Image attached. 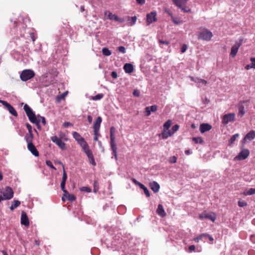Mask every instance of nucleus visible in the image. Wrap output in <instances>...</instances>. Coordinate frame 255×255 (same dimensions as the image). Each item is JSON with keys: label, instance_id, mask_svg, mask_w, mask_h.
<instances>
[{"label": "nucleus", "instance_id": "nucleus-1", "mask_svg": "<svg viewBox=\"0 0 255 255\" xmlns=\"http://www.w3.org/2000/svg\"><path fill=\"white\" fill-rule=\"evenodd\" d=\"M23 109L31 123L35 124L38 128H39V122L40 121L43 125H45L46 123L45 118L44 117L38 116L40 119L39 120H38L32 109L27 104H26L24 105Z\"/></svg>", "mask_w": 255, "mask_h": 255}, {"label": "nucleus", "instance_id": "nucleus-2", "mask_svg": "<svg viewBox=\"0 0 255 255\" xmlns=\"http://www.w3.org/2000/svg\"><path fill=\"white\" fill-rule=\"evenodd\" d=\"M115 128L112 127L110 128V139H111V146L113 151V153L115 156L116 159H117L116 143L115 142V135L114 132H115Z\"/></svg>", "mask_w": 255, "mask_h": 255}, {"label": "nucleus", "instance_id": "nucleus-3", "mask_svg": "<svg viewBox=\"0 0 255 255\" xmlns=\"http://www.w3.org/2000/svg\"><path fill=\"white\" fill-rule=\"evenodd\" d=\"M213 36L212 33L206 28H204L199 32L198 38L206 41H209Z\"/></svg>", "mask_w": 255, "mask_h": 255}, {"label": "nucleus", "instance_id": "nucleus-4", "mask_svg": "<svg viewBox=\"0 0 255 255\" xmlns=\"http://www.w3.org/2000/svg\"><path fill=\"white\" fill-rule=\"evenodd\" d=\"M4 200H10L13 197V191L9 186H6L3 189L0 190Z\"/></svg>", "mask_w": 255, "mask_h": 255}, {"label": "nucleus", "instance_id": "nucleus-5", "mask_svg": "<svg viewBox=\"0 0 255 255\" xmlns=\"http://www.w3.org/2000/svg\"><path fill=\"white\" fill-rule=\"evenodd\" d=\"M35 76V73L34 71L30 69H26L22 71L20 77L22 81H26Z\"/></svg>", "mask_w": 255, "mask_h": 255}, {"label": "nucleus", "instance_id": "nucleus-6", "mask_svg": "<svg viewBox=\"0 0 255 255\" xmlns=\"http://www.w3.org/2000/svg\"><path fill=\"white\" fill-rule=\"evenodd\" d=\"M243 39H240L239 41L236 42V43L232 47L230 55L232 57H235L240 48L243 43Z\"/></svg>", "mask_w": 255, "mask_h": 255}, {"label": "nucleus", "instance_id": "nucleus-7", "mask_svg": "<svg viewBox=\"0 0 255 255\" xmlns=\"http://www.w3.org/2000/svg\"><path fill=\"white\" fill-rule=\"evenodd\" d=\"M235 120V114L234 113H229L225 114L222 118V124H227L229 122H234Z\"/></svg>", "mask_w": 255, "mask_h": 255}, {"label": "nucleus", "instance_id": "nucleus-8", "mask_svg": "<svg viewBox=\"0 0 255 255\" xmlns=\"http://www.w3.org/2000/svg\"><path fill=\"white\" fill-rule=\"evenodd\" d=\"M0 103H1L4 106H5L6 109L8 110V112L13 116L17 117V113L15 110V109L9 103L7 102L0 100Z\"/></svg>", "mask_w": 255, "mask_h": 255}, {"label": "nucleus", "instance_id": "nucleus-9", "mask_svg": "<svg viewBox=\"0 0 255 255\" xmlns=\"http://www.w3.org/2000/svg\"><path fill=\"white\" fill-rule=\"evenodd\" d=\"M51 139L61 149L64 150L66 149L65 143L62 141L61 138H58L57 136H53L51 137Z\"/></svg>", "mask_w": 255, "mask_h": 255}, {"label": "nucleus", "instance_id": "nucleus-10", "mask_svg": "<svg viewBox=\"0 0 255 255\" xmlns=\"http://www.w3.org/2000/svg\"><path fill=\"white\" fill-rule=\"evenodd\" d=\"M249 154L250 151L248 149H244L235 157V159L239 160H244L249 156Z\"/></svg>", "mask_w": 255, "mask_h": 255}, {"label": "nucleus", "instance_id": "nucleus-11", "mask_svg": "<svg viewBox=\"0 0 255 255\" xmlns=\"http://www.w3.org/2000/svg\"><path fill=\"white\" fill-rule=\"evenodd\" d=\"M156 15L155 11H151L146 14V22L147 25H150L153 22L157 20Z\"/></svg>", "mask_w": 255, "mask_h": 255}, {"label": "nucleus", "instance_id": "nucleus-12", "mask_svg": "<svg viewBox=\"0 0 255 255\" xmlns=\"http://www.w3.org/2000/svg\"><path fill=\"white\" fill-rule=\"evenodd\" d=\"M105 14H108V18L110 20H115V21H119L121 23H123L125 21V20L123 18L119 17L116 14H113L112 12L109 11H106L105 12Z\"/></svg>", "mask_w": 255, "mask_h": 255}, {"label": "nucleus", "instance_id": "nucleus-13", "mask_svg": "<svg viewBox=\"0 0 255 255\" xmlns=\"http://www.w3.org/2000/svg\"><path fill=\"white\" fill-rule=\"evenodd\" d=\"M21 224L26 227H28L29 225V222L27 215L26 212L24 211H22L21 213Z\"/></svg>", "mask_w": 255, "mask_h": 255}, {"label": "nucleus", "instance_id": "nucleus-14", "mask_svg": "<svg viewBox=\"0 0 255 255\" xmlns=\"http://www.w3.org/2000/svg\"><path fill=\"white\" fill-rule=\"evenodd\" d=\"M199 217L200 219H209L211 221H212L213 222H214L216 220V216L214 214L212 215L211 214H208V213L201 214L199 215Z\"/></svg>", "mask_w": 255, "mask_h": 255}, {"label": "nucleus", "instance_id": "nucleus-15", "mask_svg": "<svg viewBox=\"0 0 255 255\" xmlns=\"http://www.w3.org/2000/svg\"><path fill=\"white\" fill-rule=\"evenodd\" d=\"M27 148L31 152V153L36 157L39 156V152L37 150L36 147L32 143H29L27 144Z\"/></svg>", "mask_w": 255, "mask_h": 255}, {"label": "nucleus", "instance_id": "nucleus-16", "mask_svg": "<svg viewBox=\"0 0 255 255\" xmlns=\"http://www.w3.org/2000/svg\"><path fill=\"white\" fill-rule=\"evenodd\" d=\"M212 128V126L207 123L202 124L200 126V131L201 133H204L206 131L210 130Z\"/></svg>", "mask_w": 255, "mask_h": 255}, {"label": "nucleus", "instance_id": "nucleus-17", "mask_svg": "<svg viewBox=\"0 0 255 255\" xmlns=\"http://www.w3.org/2000/svg\"><path fill=\"white\" fill-rule=\"evenodd\" d=\"M149 187L154 193L158 192L160 188L159 184L154 181L150 183Z\"/></svg>", "mask_w": 255, "mask_h": 255}, {"label": "nucleus", "instance_id": "nucleus-18", "mask_svg": "<svg viewBox=\"0 0 255 255\" xmlns=\"http://www.w3.org/2000/svg\"><path fill=\"white\" fill-rule=\"evenodd\" d=\"M255 138V131L253 130L250 131L244 138V141L252 140Z\"/></svg>", "mask_w": 255, "mask_h": 255}, {"label": "nucleus", "instance_id": "nucleus-19", "mask_svg": "<svg viewBox=\"0 0 255 255\" xmlns=\"http://www.w3.org/2000/svg\"><path fill=\"white\" fill-rule=\"evenodd\" d=\"M188 0H172L173 2L179 8L185 6Z\"/></svg>", "mask_w": 255, "mask_h": 255}, {"label": "nucleus", "instance_id": "nucleus-20", "mask_svg": "<svg viewBox=\"0 0 255 255\" xmlns=\"http://www.w3.org/2000/svg\"><path fill=\"white\" fill-rule=\"evenodd\" d=\"M102 121V118L101 117H98L94 124V130H99Z\"/></svg>", "mask_w": 255, "mask_h": 255}, {"label": "nucleus", "instance_id": "nucleus-21", "mask_svg": "<svg viewBox=\"0 0 255 255\" xmlns=\"http://www.w3.org/2000/svg\"><path fill=\"white\" fill-rule=\"evenodd\" d=\"M156 212L157 213L162 217H164L166 215V214L163 209V207L161 204H159L158 205Z\"/></svg>", "mask_w": 255, "mask_h": 255}, {"label": "nucleus", "instance_id": "nucleus-22", "mask_svg": "<svg viewBox=\"0 0 255 255\" xmlns=\"http://www.w3.org/2000/svg\"><path fill=\"white\" fill-rule=\"evenodd\" d=\"M124 69L127 73H131L133 72V67L130 63H126L124 65Z\"/></svg>", "mask_w": 255, "mask_h": 255}, {"label": "nucleus", "instance_id": "nucleus-23", "mask_svg": "<svg viewBox=\"0 0 255 255\" xmlns=\"http://www.w3.org/2000/svg\"><path fill=\"white\" fill-rule=\"evenodd\" d=\"M172 135L173 132H171L170 130L167 131L166 130H163L160 134V135L163 139H166L168 137L171 136Z\"/></svg>", "mask_w": 255, "mask_h": 255}, {"label": "nucleus", "instance_id": "nucleus-24", "mask_svg": "<svg viewBox=\"0 0 255 255\" xmlns=\"http://www.w3.org/2000/svg\"><path fill=\"white\" fill-rule=\"evenodd\" d=\"M72 135L73 137L77 141L78 143L84 139L79 133L76 131L73 132Z\"/></svg>", "mask_w": 255, "mask_h": 255}, {"label": "nucleus", "instance_id": "nucleus-25", "mask_svg": "<svg viewBox=\"0 0 255 255\" xmlns=\"http://www.w3.org/2000/svg\"><path fill=\"white\" fill-rule=\"evenodd\" d=\"M33 138V135L32 133H27L25 136V139L27 142V144L29 143H32V140Z\"/></svg>", "mask_w": 255, "mask_h": 255}, {"label": "nucleus", "instance_id": "nucleus-26", "mask_svg": "<svg viewBox=\"0 0 255 255\" xmlns=\"http://www.w3.org/2000/svg\"><path fill=\"white\" fill-rule=\"evenodd\" d=\"M20 205V202L18 200H14L12 205L9 208L11 211H13L14 209L18 207Z\"/></svg>", "mask_w": 255, "mask_h": 255}, {"label": "nucleus", "instance_id": "nucleus-27", "mask_svg": "<svg viewBox=\"0 0 255 255\" xmlns=\"http://www.w3.org/2000/svg\"><path fill=\"white\" fill-rule=\"evenodd\" d=\"M78 143L80 145V146H81V147L83 149V150H84L85 149H86L87 148L89 147L88 143L85 141V139H83L82 140H81V141H80Z\"/></svg>", "mask_w": 255, "mask_h": 255}, {"label": "nucleus", "instance_id": "nucleus-28", "mask_svg": "<svg viewBox=\"0 0 255 255\" xmlns=\"http://www.w3.org/2000/svg\"><path fill=\"white\" fill-rule=\"evenodd\" d=\"M136 19H137V17L136 16H134L132 17H130V16H128L127 17V20H128V21H129L130 25H132L134 24H135L136 21Z\"/></svg>", "mask_w": 255, "mask_h": 255}, {"label": "nucleus", "instance_id": "nucleus-29", "mask_svg": "<svg viewBox=\"0 0 255 255\" xmlns=\"http://www.w3.org/2000/svg\"><path fill=\"white\" fill-rule=\"evenodd\" d=\"M243 194L245 196L255 194V188H250L248 190L243 193Z\"/></svg>", "mask_w": 255, "mask_h": 255}, {"label": "nucleus", "instance_id": "nucleus-30", "mask_svg": "<svg viewBox=\"0 0 255 255\" xmlns=\"http://www.w3.org/2000/svg\"><path fill=\"white\" fill-rule=\"evenodd\" d=\"M172 122L170 120H167L163 125V130H168L171 127Z\"/></svg>", "mask_w": 255, "mask_h": 255}, {"label": "nucleus", "instance_id": "nucleus-31", "mask_svg": "<svg viewBox=\"0 0 255 255\" xmlns=\"http://www.w3.org/2000/svg\"><path fill=\"white\" fill-rule=\"evenodd\" d=\"M239 136V134L238 133H236L234 135H232L229 141V144L230 145L232 144H233Z\"/></svg>", "mask_w": 255, "mask_h": 255}, {"label": "nucleus", "instance_id": "nucleus-32", "mask_svg": "<svg viewBox=\"0 0 255 255\" xmlns=\"http://www.w3.org/2000/svg\"><path fill=\"white\" fill-rule=\"evenodd\" d=\"M102 53L105 56H110L112 54L111 51L106 47H104L102 49Z\"/></svg>", "mask_w": 255, "mask_h": 255}, {"label": "nucleus", "instance_id": "nucleus-33", "mask_svg": "<svg viewBox=\"0 0 255 255\" xmlns=\"http://www.w3.org/2000/svg\"><path fill=\"white\" fill-rule=\"evenodd\" d=\"M192 140L196 143H199L200 144H202L204 142L201 137H194L192 138Z\"/></svg>", "mask_w": 255, "mask_h": 255}, {"label": "nucleus", "instance_id": "nucleus-34", "mask_svg": "<svg viewBox=\"0 0 255 255\" xmlns=\"http://www.w3.org/2000/svg\"><path fill=\"white\" fill-rule=\"evenodd\" d=\"M239 115H240L241 117L244 116L245 114V111L244 106L241 105L239 108Z\"/></svg>", "mask_w": 255, "mask_h": 255}, {"label": "nucleus", "instance_id": "nucleus-35", "mask_svg": "<svg viewBox=\"0 0 255 255\" xmlns=\"http://www.w3.org/2000/svg\"><path fill=\"white\" fill-rule=\"evenodd\" d=\"M206 236V233L202 234L200 235H199L198 237L194 238L193 239V241H194L195 242H199L200 240H202V238L204 237H205Z\"/></svg>", "mask_w": 255, "mask_h": 255}, {"label": "nucleus", "instance_id": "nucleus-36", "mask_svg": "<svg viewBox=\"0 0 255 255\" xmlns=\"http://www.w3.org/2000/svg\"><path fill=\"white\" fill-rule=\"evenodd\" d=\"M248 203L246 201L243 200L242 199H240L238 201V206L240 207H244L247 206Z\"/></svg>", "mask_w": 255, "mask_h": 255}, {"label": "nucleus", "instance_id": "nucleus-37", "mask_svg": "<svg viewBox=\"0 0 255 255\" xmlns=\"http://www.w3.org/2000/svg\"><path fill=\"white\" fill-rule=\"evenodd\" d=\"M104 95L103 94H99L95 96L92 97L91 99L94 101L99 100L103 98Z\"/></svg>", "mask_w": 255, "mask_h": 255}, {"label": "nucleus", "instance_id": "nucleus-38", "mask_svg": "<svg viewBox=\"0 0 255 255\" xmlns=\"http://www.w3.org/2000/svg\"><path fill=\"white\" fill-rule=\"evenodd\" d=\"M85 153L87 155L88 158L89 157L93 155L92 151L90 149L89 147L83 150Z\"/></svg>", "mask_w": 255, "mask_h": 255}, {"label": "nucleus", "instance_id": "nucleus-39", "mask_svg": "<svg viewBox=\"0 0 255 255\" xmlns=\"http://www.w3.org/2000/svg\"><path fill=\"white\" fill-rule=\"evenodd\" d=\"M68 200L71 202H73L76 200V197L73 194H68V197L66 198Z\"/></svg>", "mask_w": 255, "mask_h": 255}, {"label": "nucleus", "instance_id": "nucleus-40", "mask_svg": "<svg viewBox=\"0 0 255 255\" xmlns=\"http://www.w3.org/2000/svg\"><path fill=\"white\" fill-rule=\"evenodd\" d=\"M94 140L97 141L98 139V137L100 136V133L99 132V130H94Z\"/></svg>", "mask_w": 255, "mask_h": 255}, {"label": "nucleus", "instance_id": "nucleus-41", "mask_svg": "<svg viewBox=\"0 0 255 255\" xmlns=\"http://www.w3.org/2000/svg\"><path fill=\"white\" fill-rule=\"evenodd\" d=\"M177 158L175 156H172L169 159V162L171 163H175L177 162Z\"/></svg>", "mask_w": 255, "mask_h": 255}, {"label": "nucleus", "instance_id": "nucleus-42", "mask_svg": "<svg viewBox=\"0 0 255 255\" xmlns=\"http://www.w3.org/2000/svg\"><path fill=\"white\" fill-rule=\"evenodd\" d=\"M251 68L255 69V64L252 62L251 64L247 65L245 67V69L248 70Z\"/></svg>", "mask_w": 255, "mask_h": 255}, {"label": "nucleus", "instance_id": "nucleus-43", "mask_svg": "<svg viewBox=\"0 0 255 255\" xmlns=\"http://www.w3.org/2000/svg\"><path fill=\"white\" fill-rule=\"evenodd\" d=\"M89 162L92 164L94 166H95L96 164V163L95 161V159H94V156L92 155L90 157H89Z\"/></svg>", "mask_w": 255, "mask_h": 255}, {"label": "nucleus", "instance_id": "nucleus-44", "mask_svg": "<svg viewBox=\"0 0 255 255\" xmlns=\"http://www.w3.org/2000/svg\"><path fill=\"white\" fill-rule=\"evenodd\" d=\"M80 190L82 191H84V192H88V193H90L92 191L91 189L88 187H82Z\"/></svg>", "mask_w": 255, "mask_h": 255}, {"label": "nucleus", "instance_id": "nucleus-45", "mask_svg": "<svg viewBox=\"0 0 255 255\" xmlns=\"http://www.w3.org/2000/svg\"><path fill=\"white\" fill-rule=\"evenodd\" d=\"M46 165L47 166L50 167L51 168L53 169L54 170L56 169V168L52 164V162L51 161H50V160H46Z\"/></svg>", "mask_w": 255, "mask_h": 255}, {"label": "nucleus", "instance_id": "nucleus-46", "mask_svg": "<svg viewBox=\"0 0 255 255\" xmlns=\"http://www.w3.org/2000/svg\"><path fill=\"white\" fill-rule=\"evenodd\" d=\"M147 107L152 112H155L157 110V106L156 105H153Z\"/></svg>", "mask_w": 255, "mask_h": 255}, {"label": "nucleus", "instance_id": "nucleus-47", "mask_svg": "<svg viewBox=\"0 0 255 255\" xmlns=\"http://www.w3.org/2000/svg\"><path fill=\"white\" fill-rule=\"evenodd\" d=\"M67 179V175L65 172L64 168L63 167V173L62 179L61 181L66 182Z\"/></svg>", "mask_w": 255, "mask_h": 255}, {"label": "nucleus", "instance_id": "nucleus-48", "mask_svg": "<svg viewBox=\"0 0 255 255\" xmlns=\"http://www.w3.org/2000/svg\"><path fill=\"white\" fill-rule=\"evenodd\" d=\"M179 128V126L178 125H174L171 129V132H173V134Z\"/></svg>", "mask_w": 255, "mask_h": 255}, {"label": "nucleus", "instance_id": "nucleus-49", "mask_svg": "<svg viewBox=\"0 0 255 255\" xmlns=\"http://www.w3.org/2000/svg\"><path fill=\"white\" fill-rule=\"evenodd\" d=\"M118 50L120 52H121V53H122L123 54L125 53L126 52L125 47L123 46H119L118 47Z\"/></svg>", "mask_w": 255, "mask_h": 255}, {"label": "nucleus", "instance_id": "nucleus-50", "mask_svg": "<svg viewBox=\"0 0 255 255\" xmlns=\"http://www.w3.org/2000/svg\"><path fill=\"white\" fill-rule=\"evenodd\" d=\"M183 11L186 12H191V9L190 8H188L186 6H182V8H180Z\"/></svg>", "mask_w": 255, "mask_h": 255}, {"label": "nucleus", "instance_id": "nucleus-51", "mask_svg": "<svg viewBox=\"0 0 255 255\" xmlns=\"http://www.w3.org/2000/svg\"><path fill=\"white\" fill-rule=\"evenodd\" d=\"M143 190L144 191V194L146 195V196L148 197L150 196V193L148 189L145 187L143 189Z\"/></svg>", "mask_w": 255, "mask_h": 255}, {"label": "nucleus", "instance_id": "nucleus-52", "mask_svg": "<svg viewBox=\"0 0 255 255\" xmlns=\"http://www.w3.org/2000/svg\"><path fill=\"white\" fill-rule=\"evenodd\" d=\"M26 127L28 129V132L29 133H32V127L31 126L28 124V123H27L26 124Z\"/></svg>", "mask_w": 255, "mask_h": 255}, {"label": "nucleus", "instance_id": "nucleus-53", "mask_svg": "<svg viewBox=\"0 0 255 255\" xmlns=\"http://www.w3.org/2000/svg\"><path fill=\"white\" fill-rule=\"evenodd\" d=\"M187 49V46L186 44H183L182 46L181 49V53H184Z\"/></svg>", "mask_w": 255, "mask_h": 255}, {"label": "nucleus", "instance_id": "nucleus-54", "mask_svg": "<svg viewBox=\"0 0 255 255\" xmlns=\"http://www.w3.org/2000/svg\"><path fill=\"white\" fill-rule=\"evenodd\" d=\"M67 95V92L64 93L62 94H61L59 96H58L57 98L59 99L60 100L63 99L65 96Z\"/></svg>", "mask_w": 255, "mask_h": 255}, {"label": "nucleus", "instance_id": "nucleus-55", "mask_svg": "<svg viewBox=\"0 0 255 255\" xmlns=\"http://www.w3.org/2000/svg\"><path fill=\"white\" fill-rule=\"evenodd\" d=\"M140 92L137 90H135L133 92V95L136 97H139L140 95Z\"/></svg>", "mask_w": 255, "mask_h": 255}, {"label": "nucleus", "instance_id": "nucleus-56", "mask_svg": "<svg viewBox=\"0 0 255 255\" xmlns=\"http://www.w3.org/2000/svg\"><path fill=\"white\" fill-rule=\"evenodd\" d=\"M65 184L66 182L61 181L60 186L62 190L65 189Z\"/></svg>", "mask_w": 255, "mask_h": 255}, {"label": "nucleus", "instance_id": "nucleus-57", "mask_svg": "<svg viewBox=\"0 0 255 255\" xmlns=\"http://www.w3.org/2000/svg\"><path fill=\"white\" fill-rule=\"evenodd\" d=\"M111 76L114 78V79H116L118 77V75H117V73L115 71H113L111 73Z\"/></svg>", "mask_w": 255, "mask_h": 255}, {"label": "nucleus", "instance_id": "nucleus-58", "mask_svg": "<svg viewBox=\"0 0 255 255\" xmlns=\"http://www.w3.org/2000/svg\"><path fill=\"white\" fill-rule=\"evenodd\" d=\"M165 11L170 16H171V18L173 17L172 13L167 8L165 9Z\"/></svg>", "mask_w": 255, "mask_h": 255}, {"label": "nucleus", "instance_id": "nucleus-59", "mask_svg": "<svg viewBox=\"0 0 255 255\" xmlns=\"http://www.w3.org/2000/svg\"><path fill=\"white\" fill-rule=\"evenodd\" d=\"M145 112H146V116H150V114H151V111H150V110L148 109V108L147 107H146V108H145Z\"/></svg>", "mask_w": 255, "mask_h": 255}, {"label": "nucleus", "instance_id": "nucleus-60", "mask_svg": "<svg viewBox=\"0 0 255 255\" xmlns=\"http://www.w3.org/2000/svg\"><path fill=\"white\" fill-rule=\"evenodd\" d=\"M172 21L173 22L175 23V24H179L181 23V21L180 20H176L174 18V17L173 18H172Z\"/></svg>", "mask_w": 255, "mask_h": 255}, {"label": "nucleus", "instance_id": "nucleus-61", "mask_svg": "<svg viewBox=\"0 0 255 255\" xmlns=\"http://www.w3.org/2000/svg\"><path fill=\"white\" fill-rule=\"evenodd\" d=\"M205 237H208V238L209 239V241L212 242V243H211V244L213 243V241L214 240V239H213V238L211 236H210L209 234H206V236Z\"/></svg>", "mask_w": 255, "mask_h": 255}, {"label": "nucleus", "instance_id": "nucleus-62", "mask_svg": "<svg viewBox=\"0 0 255 255\" xmlns=\"http://www.w3.org/2000/svg\"><path fill=\"white\" fill-rule=\"evenodd\" d=\"M202 83V84H204V85H206L207 83V82L205 80H203V79H198V83Z\"/></svg>", "mask_w": 255, "mask_h": 255}, {"label": "nucleus", "instance_id": "nucleus-63", "mask_svg": "<svg viewBox=\"0 0 255 255\" xmlns=\"http://www.w3.org/2000/svg\"><path fill=\"white\" fill-rule=\"evenodd\" d=\"M159 43L160 44H165V45H168L169 44V42L167 41H164V40H159Z\"/></svg>", "mask_w": 255, "mask_h": 255}, {"label": "nucleus", "instance_id": "nucleus-64", "mask_svg": "<svg viewBox=\"0 0 255 255\" xmlns=\"http://www.w3.org/2000/svg\"><path fill=\"white\" fill-rule=\"evenodd\" d=\"M62 191L64 192L63 196H65V198H67L68 196V194H69V192L66 189H64V190Z\"/></svg>", "mask_w": 255, "mask_h": 255}]
</instances>
